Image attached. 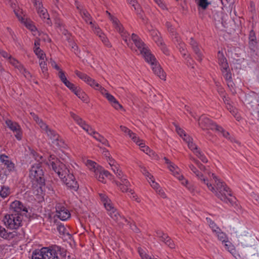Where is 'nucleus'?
<instances>
[{"label": "nucleus", "instance_id": "f257e3e1", "mask_svg": "<svg viewBox=\"0 0 259 259\" xmlns=\"http://www.w3.org/2000/svg\"><path fill=\"white\" fill-rule=\"evenodd\" d=\"M60 246H55L52 249L44 247L40 250H35L32 254V259H59L58 254L65 256L66 254L61 252Z\"/></svg>", "mask_w": 259, "mask_h": 259}, {"label": "nucleus", "instance_id": "f03ea898", "mask_svg": "<svg viewBox=\"0 0 259 259\" xmlns=\"http://www.w3.org/2000/svg\"><path fill=\"white\" fill-rule=\"evenodd\" d=\"M211 176L217 184V189L219 191V192L215 191L216 196L221 200L226 203L229 202L232 205H233L236 202V198L234 197L228 198L226 196V193L230 196H232L230 189L224 182L219 180L214 174L212 173Z\"/></svg>", "mask_w": 259, "mask_h": 259}, {"label": "nucleus", "instance_id": "7ed1b4c3", "mask_svg": "<svg viewBox=\"0 0 259 259\" xmlns=\"http://www.w3.org/2000/svg\"><path fill=\"white\" fill-rule=\"evenodd\" d=\"M29 178L33 184L38 185L40 188L45 185V179L42 163H35L31 166L29 170Z\"/></svg>", "mask_w": 259, "mask_h": 259}, {"label": "nucleus", "instance_id": "20e7f679", "mask_svg": "<svg viewBox=\"0 0 259 259\" xmlns=\"http://www.w3.org/2000/svg\"><path fill=\"white\" fill-rule=\"evenodd\" d=\"M22 217L15 214H8L5 216L4 223L8 228L17 229L22 226Z\"/></svg>", "mask_w": 259, "mask_h": 259}, {"label": "nucleus", "instance_id": "39448f33", "mask_svg": "<svg viewBox=\"0 0 259 259\" xmlns=\"http://www.w3.org/2000/svg\"><path fill=\"white\" fill-rule=\"evenodd\" d=\"M11 214H15L16 215H20L21 217L25 215L27 217V208L21 201L15 200L12 202L10 206Z\"/></svg>", "mask_w": 259, "mask_h": 259}, {"label": "nucleus", "instance_id": "423d86ee", "mask_svg": "<svg viewBox=\"0 0 259 259\" xmlns=\"http://www.w3.org/2000/svg\"><path fill=\"white\" fill-rule=\"evenodd\" d=\"M148 63L150 64L152 70L154 74L158 76L160 79L165 80L166 73L164 72L160 64L156 61L155 57L152 55L149 57L148 60H146Z\"/></svg>", "mask_w": 259, "mask_h": 259}, {"label": "nucleus", "instance_id": "0eeeda50", "mask_svg": "<svg viewBox=\"0 0 259 259\" xmlns=\"http://www.w3.org/2000/svg\"><path fill=\"white\" fill-rule=\"evenodd\" d=\"M100 197L101 201L104 203V205L107 210L109 212V214L114 220H118L119 214L116 209L112 206L110 203V200L108 199L107 196L105 194H100Z\"/></svg>", "mask_w": 259, "mask_h": 259}, {"label": "nucleus", "instance_id": "6e6552de", "mask_svg": "<svg viewBox=\"0 0 259 259\" xmlns=\"http://www.w3.org/2000/svg\"><path fill=\"white\" fill-rule=\"evenodd\" d=\"M199 125L203 130H215L217 128L219 125L214 122L209 118L201 116L199 119Z\"/></svg>", "mask_w": 259, "mask_h": 259}, {"label": "nucleus", "instance_id": "1a4fd4ad", "mask_svg": "<svg viewBox=\"0 0 259 259\" xmlns=\"http://www.w3.org/2000/svg\"><path fill=\"white\" fill-rule=\"evenodd\" d=\"M52 169L58 175L61 179H64L66 175L70 171L66 165L62 162H58L57 163H53Z\"/></svg>", "mask_w": 259, "mask_h": 259}, {"label": "nucleus", "instance_id": "9d476101", "mask_svg": "<svg viewBox=\"0 0 259 259\" xmlns=\"http://www.w3.org/2000/svg\"><path fill=\"white\" fill-rule=\"evenodd\" d=\"M7 126L15 133L16 138L20 141L22 138V131L20 126L16 122L7 119L5 121Z\"/></svg>", "mask_w": 259, "mask_h": 259}, {"label": "nucleus", "instance_id": "9b49d317", "mask_svg": "<svg viewBox=\"0 0 259 259\" xmlns=\"http://www.w3.org/2000/svg\"><path fill=\"white\" fill-rule=\"evenodd\" d=\"M222 73L227 83V85L230 91L234 93L235 92V84L233 81L231 72L229 67L221 68Z\"/></svg>", "mask_w": 259, "mask_h": 259}, {"label": "nucleus", "instance_id": "f8f14e48", "mask_svg": "<svg viewBox=\"0 0 259 259\" xmlns=\"http://www.w3.org/2000/svg\"><path fill=\"white\" fill-rule=\"evenodd\" d=\"M61 180L64 184H65L66 186L71 190L75 191L78 190L79 185L75 180L74 176L70 171L68 172V174L66 175V177L64 178V179Z\"/></svg>", "mask_w": 259, "mask_h": 259}, {"label": "nucleus", "instance_id": "ddd939ff", "mask_svg": "<svg viewBox=\"0 0 259 259\" xmlns=\"http://www.w3.org/2000/svg\"><path fill=\"white\" fill-rule=\"evenodd\" d=\"M136 47L139 50L140 54H142L144 57L145 60H148L149 57L152 54L150 50L146 47V44L142 41L141 39H139L134 42Z\"/></svg>", "mask_w": 259, "mask_h": 259}, {"label": "nucleus", "instance_id": "4468645a", "mask_svg": "<svg viewBox=\"0 0 259 259\" xmlns=\"http://www.w3.org/2000/svg\"><path fill=\"white\" fill-rule=\"evenodd\" d=\"M56 216L62 221H66L70 217L69 211L60 204L56 206Z\"/></svg>", "mask_w": 259, "mask_h": 259}, {"label": "nucleus", "instance_id": "2eb2a0df", "mask_svg": "<svg viewBox=\"0 0 259 259\" xmlns=\"http://www.w3.org/2000/svg\"><path fill=\"white\" fill-rule=\"evenodd\" d=\"M189 167L190 168V169L196 175V176L207 185L208 188L211 191H214V187L212 186L211 184L208 182V180L207 179H205L203 177V175L200 172H199L198 170H197V169L193 164H189Z\"/></svg>", "mask_w": 259, "mask_h": 259}, {"label": "nucleus", "instance_id": "dca6fc26", "mask_svg": "<svg viewBox=\"0 0 259 259\" xmlns=\"http://www.w3.org/2000/svg\"><path fill=\"white\" fill-rule=\"evenodd\" d=\"M0 161L6 166L9 172L15 170V164L10 159L8 156L5 154L0 155Z\"/></svg>", "mask_w": 259, "mask_h": 259}, {"label": "nucleus", "instance_id": "f3484780", "mask_svg": "<svg viewBox=\"0 0 259 259\" xmlns=\"http://www.w3.org/2000/svg\"><path fill=\"white\" fill-rule=\"evenodd\" d=\"M17 236L16 231L8 232L4 227L0 226V236L6 240H10Z\"/></svg>", "mask_w": 259, "mask_h": 259}, {"label": "nucleus", "instance_id": "a211bd4d", "mask_svg": "<svg viewBox=\"0 0 259 259\" xmlns=\"http://www.w3.org/2000/svg\"><path fill=\"white\" fill-rule=\"evenodd\" d=\"M70 114L71 117L79 126L82 128V129L85 131H88V128H89V124H88L84 120L72 112H70Z\"/></svg>", "mask_w": 259, "mask_h": 259}, {"label": "nucleus", "instance_id": "6ab92c4d", "mask_svg": "<svg viewBox=\"0 0 259 259\" xmlns=\"http://www.w3.org/2000/svg\"><path fill=\"white\" fill-rule=\"evenodd\" d=\"M47 134H48V137L52 140V143L55 144L56 146L58 147L62 146L61 143H62V141L59 140V136L56 133V132L51 129H49L47 132ZM63 143V142H62Z\"/></svg>", "mask_w": 259, "mask_h": 259}, {"label": "nucleus", "instance_id": "aec40b11", "mask_svg": "<svg viewBox=\"0 0 259 259\" xmlns=\"http://www.w3.org/2000/svg\"><path fill=\"white\" fill-rule=\"evenodd\" d=\"M38 14L39 15V17L42 19L45 20V22L48 24L51 25L52 24L51 21L49 18V15L48 13V11L46 9L43 7L38 8V9L36 10Z\"/></svg>", "mask_w": 259, "mask_h": 259}, {"label": "nucleus", "instance_id": "412c9836", "mask_svg": "<svg viewBox=\"0 0 259 259\" xmlns=\"http://www.w3.org/2000/svg\"><path fill=\"white\" fill-rule=\"evenodd\" d=\"M249 47L252 50H254L257 45V40L254 31L251 30L249 34Z\"/></svg>", "mask_w": 259, "mask_h": 259}, {"label": "nucleus", "instance_id": "4be33fe9", "mask_svg": "<svg viewBox=\"0 0 259 259\" xmlns=\"http://www.w3.org/2000/svg\"><path fill=\"white\" fill-rule=\"evenodd\" d=\"M218 62L221 68L224 67H229V65L227 62V59L225 57L223 53L220 51L218 53Z\"/></svg>", "mask_w": 259, "mask_h": 259}, {"label": "nucleus", "instance_id": "5701e85b", "mask_svg": "<svg viewBox=\"0 0 259 259\" xmlns=\"http://www.w3.org/2000/svg\"><path fill=\"white\" fill-rule=\"evenodd\" d=\"M197 6L201 8L202 10H205L210 3L207 0H195Z\"/></svg>", "mask_w": 259, "mask_h": 259}, {"label": "nucleus", "instance_id": "b1692460", "mask_svg": "<svg viewBox=\"0 0 259 259\" xmlns=\"http://www.w3.org/2000/svg\"><path fill=\"white\" fill-rule=\"evenodd\" d=\"M94 138L103 145L109 146L108 141L99 133H97L96 135L94 136Z\"/></svg>", "mask_w": 259, "mask_h": 259}, {"label": "nucleus", "instance_id": "393cba45", "mask_svg": "<svg viewBox=\"0 0 259 259\" xmlns=\"http://www.w3.org/2000/svg\"><path fill=\"white\" fill-rule=\"evenodd\" d=\"M10 194V189L8 187H6L3 186L1 188V190L0 191V196L5 198L7 197Z\"/></svg>", "mask_w": 259, "mask_h": 259}, {"label": "nucleus", "instance_id": "a878e982", "mask_svg": "<svg viewBox=\"0 0 259 259\" xmlns=\"http://www.w3.org/2000/svg\"><path fill=\"white\" fill-rule=\"evenodd\" d=\"M217 235L218 239L222 241V242L227 243L228 242V238L225 233L221 231H219L215 232Z\"/></svg>", "mask_w": 259, "mask_h": 259}, {"label": "nucleus", "instance_id": "bb28decb", "mask_svg": "<svg viewBox=\"0 0 259 259\" xmlns=\"http://www.w3.org/2000/svg\"><path fill=\"white\" fill-rule=\"evenodd\" d=\"M95 176L96 178L102 182H103L104 179V175L101 170V167L97 168V169L95 170Z\"/></svg>", "mask_w": 259, "mask_h": 259}, {"label": "nucleus", "instance_id": "cd10ccee", "mask_svg": "<svg viewBox=\"0 0 259 259\" xmlns=\"http://www.w3.org/2000/svg\"><path fill=\"white\" fill-rule=\"evenodd\" d=\"M206 220L207 223L209 224L210 228L212 229V231L213 232L215 233L217 231H221V229L218 227H217L214 222L212 221L210 218H207Z\"/></svg>", "mask_w": 259, "mask_h": 259}, {"label": "nucleus", "instance_id": "c85d7f7f", "mask_svg": "<svg viewBox=\"0 0 259 259\" xmlns=\"http://www.w3.org/2000/svg\"><path fill=\"white\" fill-rule=\"evenodd\" d=\"M139 145L141 148V150L145 153L147 154H149L150 156L152 155H154V152L152 150H151L149 147L146 146L145 144L143 143L139 144Z\"/></svg>", "mask_w": 259, "mask_h": 259}, {"label": "nucleus", "instance_id": "c756f323", "mask_svg": "<svg viewBox=\"0 0 259 259\" xmlns=\"http://www.w3.org/2000/svg\"><path fill=\"white\" fill-rule=\"evenodd\" d=\"M48 160L49 163H48V164L52 167H53V163L56 164L61 161L55 155L52 154L49 156Z\"/></svg>", "mask_w": 259, "mask_h": 259}, {"label": "nucleus", "instance_id": "7c9ffc66", "mask_svg": "<svg viewBox=\"0 0 259 259\" xmlns=\"http://www.w3.org/2000/svg\"><path fill=\"white\" fill-rule=\"evenodd\" d=\"M194 153L202 162L207 163L208 162L207 158L200 150H196V151H194Z\"/></svg>", "mask_w": 259, "mask_h": 259}, {"label": "nucleus", "instance_id": "2f4dec72", "mask_svg": "<svg viewBox=\"0 0 259 259\" xmlns=\"http://www.w3.org/2000/svg\"><path fill=\"white\" fill-rule=\"evenodd\" d=\"M30 154L33 156V157L36 160V162H41L42 160V156L39 155L38 153H37L33 149L30 150Z\"/></svg>", "mask_w": 259, "mask_h": 259}, {"label": "nucleus", "instance_id": "473e14b6", "mask_svg": "<svg viewBox=\"0 0 259 259\" xmlns=\"http://www.w3.org/2000/svg\"><path fill=\"white\" fill-rule=\"evenodd\" d=\"M193 51L195 53L196 55V58L197 59L201 61L202 59V55L200 52V49L199 48L198 45L193 48H192Z\"/></svg>", "mask_w": 259, "mask_h": 259}, {"label": "nucleus", "instance_id": "72a5a7b5", "mask_svg": "<svg viewBox=\"0 0 259 259\" xmlns=\"http://www.w3.org/2000/svg\"><path fill=\"white\" fill-rule=\"evenodd\" d=\"M34 52L36 55L39 58L40 60H44V56H45V54L39 47L34 48Z\"/></svg>", "mask_w": 259, "mask_h": 259}, {"label": "nucleus", "instance_id": "f704fd0d", "mask_svg": "<svg viewBox=\"0 0 259 259\" xmlns=\"http://www.w3.org/2000/svg\"><path fill=\"white\" fill-rule=\"evenodd\" d=\"M216 132H220L222 134L224 137L227 138V139H230V134L229 132L226 131L223 127L219 125L216 128Z\"/></svg>", "mask_w": 259, "mask_h": 259}, {"label": "nucleus", "instance_id": "c9c22d12", "mask_svg": "<svg viewBox=\"0 0 259 259\" xmlns=\"http://www.w3.org/2000/svg\"><path fill=\"white\" fill-rule=\"evenodd\" d=\"M75 74L81 79L83 80L85 82H87V80L90 77L88 75H87L86 74L83 73L82 72H81L78 70H76L75 71Z\"/></svg>", "mask_w": 259, "mask_h": 259}, {"label": "nucleus", "instance_id": "e433bc0d", "mask_svg": "<svg viewBox=\"0 0 259 259\" xmlns=\"http://www.w3.org/2000/svg\"><path fill=\"white\" fill-rule=\"evenodd\" d=\"M39 65L42 70V72L44 74V75H46V74H47L48 68L46 62L44 61V60H40V61L39 62Z\"/></svg>", "mask_w": 259, "mask_h": 259}, {"label": "nucleus", "instance_id": "4c0bfd02", "mask_svg": "<svg viewBox=\"0 0 259 259\" xmlns=\"http://www.w3.org/2000/svg\"><path fill=\"white\" fill-rule=\"evenodd\" d=\"M116 184L120 188V189L123 192H129L131 194H133L134 192L132 189H129L128 187H126L124 185H119L118 182H115Z\"/></svg>", "mask_w": 259, "mask_h": 259}, {"label": "nucleus", "instance_id": "58836bf2", "mask_svg": "<svg viewBox=\"0 0 259 259\" xmlns=\"http://www.w3.org/2000/svg\"><path fill=\"white\" fill-rule=\"evenodd\" d=\"M58 76L60 78L61 81L64 84L66 81H67L68 80L65 76V72L63 71L62 70H60L58 73Z\"/></svg>", "mask_w": 259, "mask_h": 259}, {"label": "nucleus", "instance_id": "ea45409f", "mask_svg": "<svg viewBox=\"0 0 259 259\" xmlns=\"http://www.w3.org/2000/svg\"><path fill=\"white\" fill-rule=\"evenodd\" d=\"M79 98L81 99L82 101H85L87 98V94L83 92L81 89H80L76 95Z\"/></svg>", "mask_w": 259, "mask_h": 259}, {"label": "nucleus", "instance_id": "a19ab883", "mask_svg": "<svg viewBox=\"0 0 259 259\" xmlns=\"http://www.w3.org/2000/svg\"><path fill=\"white\" fill-rule=\"evenodd\" d=\"M87 165L91 169L94 170V172L95 169L99 168L98 167H96L97 163L91 160H88Z\"/></svg>", "mask_w": 259, "mask_h": 259}, {"label": "nucleus", "instance_id": "79ce46f5", "mask_svg": "<svg viewBox=\"0 0 259 259\" xmlns=\"http://www.w3.org/2000/svg\"><path fill=\"white\" fill-rule=\"evenodd\" d=\"M90 24L92 25V27L93 28V30H94V31L95 32V33H96L97 35L99 36V37L100 36V34H103V33L102 32L101 29L98 27H97L96 26H95L92 21L90 22Z\"/></svg>", "mask_w": 259, "mask_h": 259}, {"label": "nucleus", "instance_id": "37998d69", "mask_svg": "<svg viewBox=\"0 0 259 259\" xmlns=\"http://www.w3.org/2000/svg\"><path fill=\"white\" fill-rule=\"evenodd\" d=\"M187 144H188V146L189 148V149H190L192 151H193V152H194V151H196V150H198L197 145L196 144H194L192 142V141H190V142L187 143Z\"/></svg>", "mask_w": 259, "mask_h": 259}, {"label": "nucleus", "instance_id": "c03bdc74", "mask_svg": "<svg viewBox=\"0 0 259 259\" xmlns=\"http://www.w3.org/2000/svg\"><path fill=\"white\" fill-rule=\"evenodd\" d=\"M111 104L116 110L123 108L122 106L119 103L117 100L113 102Z\"/></svg>", "mask_w": 259, "mask_h": 259}, {"label": "nucleus", "instance_id": "a18cd8bd", "mask_svg": "<svg viewBox=\"0 0 259 259\" xmlns=\"http://www.w3.org/2000/svg\"><path fill=\"white\" fill-rule=\"evenodd\" d=\"M153 33H155V35H153L154 39L158 45H162L163 42L161 38H160L157 35L156 32H153Z\"/></svg>", "mask_w": 259, "mask_h": 259}, {"label": "nucleus", "instance_id": "49530a36", "mask_svg": "<svg viewBox=\"0 0 259 259\" xmlns=\"http://www.w3.org/2000/svg\"><path fill=\"white\" fill-rule=\"evenodd\" d=\"M109 16L111 19V20L112 21V23L114 26V27H115L116 26L118 25L119 23H120V22L118 20L117 18H115L114 17H113L110 13H109Z\"/></svg>", "mask_w": 259, "mask_h": 259}, {"label": "nucleus", "instance_id": "de8ad7c7", "mask_svg": "<svg viewBox=\"0 0 259 259\" xmlns=\"http://www.w3.org/2000/svg\"><path fill=\"white\" fill-rule=\"evenodd\" d=\"M121 35V36L122 37V39L124 40V41L126 42V45L130 47L129 43L127 40V36L129 35V34L127 33L125 31H124V32L120 33Z\"/></svg>", "mask_w": 259, "mask_h": 259}, {"label": "nucleus", "instance_id": "09e8293b", "mask_svg": "<svg viewBox=\"0 0 259 259\" xmlns=\"http://www.w3.org/2000/svg\"><path fill=\"white\" fill-rule=\"evenodd\" d=\"M165 244H166L168 246H169L170 248H175V244L174 243L173 241L170 239L169 237L165 241Z\"/></svg>", "mask_w": 259, "mask_h": 259}, {"label": "nucleus", "instance_id": "8fccbe9b", "mask_svg": "<svg viewBox=\"0 0 259 259\" xmlns=\"http://www.w3.org/2000/svg\"><path fill=\"white\" fill-rule=\"evenodd\" d=\"M40 128L46 131V132L49 129L48 126L43 122L42 120H40L38 123Z\"/></svg>", "mask_w": 259, "mask_h": 259}, {"label": "nucleus", "instance_id": "3c124183", "mask_svg": "<svg viewBox=\"0 0 259 259\" xmlns=\"http://www.w3.org/2000/svg\"><path fill=\"white\" fill-rule=\"evenodd\" d=\"M120 181L121 182L120 183L118 182L119 185H124L126 187H129L130 186V182L126 178H122L120 179Z\"/></svg>", "mask_w": 259, "mask_h": 259}, {"label": "nucleus", "instance_id": "603ef678", "mask_svg": "<svg viewBox=\"0 0 259 259\" xmlns=\"http://www.w3.org/2000/svg\"><path fill=\"white\" fill-rule=\"evenodd\" d=\"M99 37L105 45L108 46L109 41L104 33L100 34Z\"/></svg>", "mask_w": 259, "mask_h": 259}, {"label": "nucleus", "instance_id": "864d4df0", "mask_svg": "<svg viewBox=\"0 0 259 259\" xmlns=\"http://www.w3.org/2000/svg\"><path fill=\"white\" fill-rule=\"evenodd\" d=\"M87 83L90 85L91 87L94 88H95V84H96V83H97V82L93 78H91V77H89V78L88 79V80H87Z\"/></svg>", "mask_w": 259, "mask_h": 259}, {"label": "nucleus", "instance_id": "5fc2aeb1", "mask_svg": "<svg viewBox=\"0 0 259 259\" xmlns=\"http://www.w3.org/2000/svg\"><path fill=\"white\" fill-rule=\"evenodd\" d=\"M176 130L177 132V133L180 135V137H183V136H184V134H186L185 133V131L181 128L180 127L176 126Z\"/></svg>", "mask_w": 259, "mask_h": 259}, {"label": "nucleus", "instance_id": "6e6d98bb", "mask_svg": "<svg viewBox=\"0 0 259 259\" xmlns=\"http://www.w3.org/2000/svg\"><path fill=\"white\" fill-rule=\"evenodd\" d=\"M17 63L15 67L18 68V69L20 71V72L22 73L23 71H25V68L24 67L23 65L20 64L18 61H17L15 59H13Z\"/></svg>", "mask_w": 259, "mask_h": 259}, {"label": "nucleus", "instance_id": "4d7b16f0", "mask_svg": "<svg viewBox=\"0 0 259 259\" xmlns=\"http://www.w3.org/2000/svg\"><path fill=\"white\" fill-rule=\"evenodd\" d=\"M115 28L119 33L124 32L125 31L122 25L120 23L118 25L116 26Z\"/></svg>", "mask_w": 259, "mask_h": 259}, {"label": "nucleus", "instance_id": "13d9d810", "mask_svg": "<svg viewBox=\"0 0 259 259\" xmlns=\"http://www.w3.org/2000/svg\"><path fill=\"white\" fill-rule=\"evenodd\" d=\"M105 97L109 101L110 104L112 103L113 102L116 100L112 95L110 94L109 93L106 94V96Z\"/></svg>", "mask_w": 259, "mask_h": 259}, {"label": "nucleus", "instance_id": "bf43d9fd", "mask_svg": "<svg viewBox=\"0 0 259 259\" xmlns=\"http://www.w3.org/2000/svg\"><path fill=\"white\" fill-rule=\"evenodd\" d=\"M151 187L155 189L157 191H158V189L159 188V186L158 184L156 183L154 180H152L151 183L149 182Z\"/></svg>", "mask_w": 259, "mask_h": 259}, {"label": "nucleus", "instance_id": "052dcab7", "mask_svg": "<svg viewBox=\"0 0 259 259\" xmlns=\"http://www.w3.org/2000/svg\"><path fill=\"white\" fill-rule=\"evenodd\" d=\"M108 162H109V164H110V165L111 167H112V166L115 167V168L117 169V171H118V168L117 166V165L115 164L116 162L115 161V160L114 159H113L112 158L109 157Z\"/></svg>", "mask_w": 259, "mask_h": 259}, {"label": "nucleus", "instance_id": "680f3d73", "mask_svg": "<svg viewBox=\"0 0 259 259\" xmlns=\"http://www.w3.org/2000/svg\"><path fill=\"white\" fill-rule=\"evenodd\" d=\"M81 14L83 17L85 18V21L88 22V19H90V15L89 13L85 10H83L81 12Z\"/></svg>", "mask_w": 259, "mask_h": 259}, {"label": "nucleus", "instance_id": "e2e57ef3", "mask_svg": "<svg viewBox=\"0 0 259 259\" xmlns=\"http://www.w3.org/2000/svg\"><path fill=\"white\" fill-rule=\"evenodd\" d=\"M64 84L71 91L73 90V88H74V87H75V85L73 83H71L68 80L67 81H66Z\"/></svg>", "mask_w": 259, "mask_h": 259}, {"label": "nucleus", "instance_id": "0e129e2a", "mask_svg": "<svg viewBox=\"0 0 259 259\" xmlns=\"http://www.w3.org/2000/svg\"><path fill=\"white\" fill-rule=\"evenodd\" d=\"M120 128L123 132H124L125 133H127L128 135L132 134V131L124 126L121 125L120 126Z\"/></svg>", "mask_w": 259, "mask_h": 259}, {"label": "nucleus", "instance_id": "69168bd1", "mask_svg": "<svg viewBox=\"0 0 259 259\" xmlns=\"http://www.w3.org/2000/svg\"><path fill=\"white\" fill-rule=\"evenodd\" d=\"M33 4L36 10L38 9V8H40L43 6L42 2L40 0H37L36 1L34 2V3H33Z\"/></svg>", "mask_w": 259, "mask_h": 259}, {"label": "nucleus", "instance_id": "338daca9", "mask_svg": "<svg viewBox=\"0 0 259 259\" xmlns=\"http://www.w3.org/2000/svg\"><path fill=\"white\" fill-rule=\"evenodd\" d=\"M178 179L181 181L182 184L186 186L188 184V181L184 179V177L182 175L178 177Z\"/></svg>", "mask_w": 259, "mask_h": 259}, {"label": "nucleus", "instance_id": "774afa93", "mask_svg": "<svg viewBox=\"0 0 259 259\" xmlns=\"http://www.w3.org/2000/svg\"><path fill=\"white\" fill-rule=\"evenodd\" d=\"M165 25L167 28V30L168 31H169L171 33L174 32V28L172 27V25L171 23L169 22H166L165 23Z\"/></svg>", "mask_w": 259, "mask_h": 259}]
</instances>
